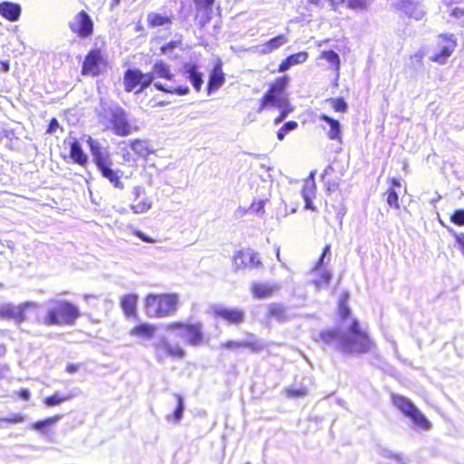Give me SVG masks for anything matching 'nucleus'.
Here are the masks:
<instances>
[{"label":"nucleus","mask_w":464,"mask_h":464,"mask_svg":"<svg viewBox=\"0 0 464 464\" xmlns=\"http://www.w3.org/2000/svg\"><path fill=\"white\" fill-rule=\"evenodd\" d=\"M374 349L372 338L357 319L352 320L347 334L336 343V350L344 355H362L373 352Z\"/></svg>","instance_id":"1"},{"label":"nucleus","mask_w":464,"mask_h":464,"mask_svg":"<svg viewBox=\"0 0 464 464\" xmlns=\"http://www.w3.org/2000/svg\"><path fill=\"white\" fill-rule=\"evenodd\" d=\"M86 142L89 146L92 161L102 176L107 179L114 188L123 189L124 185L120 179L122 171L121 169H112L113 162L111 155L105 141L102 142L99 140L88 136Z\"/></svg>","instance_id":"2"},{"label":"nucleus","mask_w":464,"mask_h":464,"mask_svg":"<svg viewBox=\"0 0 464 464\" xmlns=\"http://www.w3.org/2000/svg\"><path fill=\"white\" fill-rule=\"evenodd\" d=\"M98 116L101 122H110L114 133L118 136H128L131 132L126 111L116 102L102 100Z\"/></svg>","instance_id":"3"},{"label":"nucleus","mask_w":464,"mask_h":464,"mask_svg":"<svg viewBox=\"0 0 464 464\" xmlns=\"http://www.w3.org/2000/svg\"><path fill=\"white\" fill-rule=\"evenodd\" d=\"M52 304V307L46 311L43 318L44 325H73L81 316L79 308L69 301L53 300Z\"/></svg>","instance_id":"4"},{"label":"nucleus","mask_w":464,"mask_h":464,"mask_svg":"<svg viewBox=\"0 0 464 464\" xmlns=\"http://www.w3.org/2000/svg\"><path fill=\"white\" fill-rule=\"evenodd\" d=\"M179 304L176 294H149L144 298V309L150 318H164L173 315Z\"/></svg>","instance_id":"5"},{"label":"nucleus","mask_w":464,"mask_h":464,"mask_svg":"<svg viewBox=\"0 0 464 464\" xmlns=\"http://www.w3.org/2000/svg\"><path fill=\"white\" fill-rule=\"evenodd\" d=\"M392 402L404 416L408 417L417 428L422 430H428L431 428V424L428 419L407 397L393 394L392 396Z\"/></svg>","instance_id":"6"},{"label":"nucleus","mask_w":464,"mask_h":464,"mask_svg":"<svg viewBox=\"0 0 464 464\" xmlns=\"http://www.w3.org/2000/svg\"><path fill=\"white\" fill-rule=\"evenodd\" d=\"M165 330L169 333L182 332L186 335L187 343L191 346H198L204 341L202 325L199 323L188 324L174 321L167 324Z\"/></svg>","instance_id":"7"},{"label":"nucleus","mask_w":464,"mask_h":464,"mask_svg":"<svg viewBox=\"0 0 464 464\" xmlns=\"http://www.w3.org/2000/svg\"><path fill=\"white\" fill-rule=\"evenodd\" d=\"M156 358L159 362L167 359L180 361L186 357L185 349L179 343L170 342L166 337H161L154 345Z\"/></svg>","instance_id":"8"},{"label":"nucleus","mask_w":464,"mask_h":464,"mask_svg":"<svg viewBox=\"0 0 464 464\" xmlns=\"http://www.w3.org/2000/svg\"><path fill=\"white\" fill-rule=\"evenodd\" d=\"M232 264L237 271L246 268H261L263 266L258 253L249 248L238 250L232 258Z\"/></svg>","instance_id":"9"},{"label":"nucleus","mask_w":464,"mask_h":464,"mask_svg":"<svg viewBox=\"0 0 464 464\" xmlns=\"http://www.w3.org/2000/svg\"><path fill=\"white\" fill-rule=\"evenodd\" d=\"M28 308H37V304L34 302H25L18 306L13 304H0V319L14 320L17 324L25 321V311Z\"/></svg>","instance_id":"10"},{"label":"nucleus","mask_w":464,"mask_h":464,"mask_svg":"<svg viewBox=\"0 0 464 464\" xmlns=\"http://www.w3.org/2000/svg\"><path fill=\"white\" fill-rule=\"evenodd\" d=\"M210 313L215 319H222L229 325H239L245 320V312L238 307L215 306Z\"/></svg>","instance_id":"11"},{"label":"nucleus","mask_w":464,"mask_h":464,"mask_svg":"<svg viewBox=\"0 0 464 464\" xmlns=\"http://www.w3.org/2000/svg\"><path fill=\"white\" fill-rule=\"evenodd\" d=\"M69 27L72 32L77 34L78 36L86 38L92 34L93 22L91 16L82 10L74 15L72 20L69 23Z\"/></svg>","instance_id":"12"},{"label":"nucleus","mask_w":464,"mask_h":464,"mask_svg":"<svg viewBox=\"0 0 464 464\" xmlns=\"http://www.w3.org/2000/svg\"><path fill=\"white\" fill-rule=\"evenodd\" d=\"M394 8L416 21L421 20L426 15L423 4L416 0H397L394 3Z\"/></svg>","instance_id":"13"},{"label":"nucleus","mask_w":464,"mask_h":464,"mask_svg":"<svg viewBox=\"0 0 464 464\" xmlns=\"http://www.w3.org/2000/svg\"><path fill=\"white\" fill-rule=\"evenodd\" d=\"M439 38L440 52L433 54L430 60L440 64H445L457 44L453 39V34H440Z\"/></svg>","instance_id":"14"},{"label":"nucleus","mask_w":464,"mask_h":464,"mask_svg":"<svg viewBox=\"0 0 464 464\" xmlns=\"http://www.w3.org/2000/svg\"><path fill=\"white\" fill-rule=\"evenodd\" d=\"M103 58L100 49H93L88 53L82 67L83 75L97 76L101 73Z\"/></svg>","instance_id":"15"},{"label":"nucleus","mask_w":464,"mask_h":464,"mask_svg":"<svg viewBox=\"0 0 464 464\" xmlns=\"http://www.w3.org/2000/svg\"><path fill=\"white\" fill-rule=\"evenodd\" d=\"M249 289L254 298L266 299L275 295L280 289V286L275 283L254 282Z\"/></svg>","instance_id":"16"},{"label":"nucleus","mask_w":464,"mask_h":464,"mask_svg":"<svg viewBox=\"0 0 464 464\" xmlns=\"http://www.w3.org/2000/svg\"><path fill=\"white\" fill-rule=\"evenodd\" d=\"M265 318L266 322L285 323L289 318L287 307L281 303H271L266 307Z\"/></svg>","instance_id":"17"},{"label":"nucleus","mask_w":464,"mask_h":464,"mask_svg":"<svg viewBox=\"0 0 464 464\" xmlns=\"http://www.w3.org/2000/svg\"><path fill=\"white\" fill-rule=\"evenodd\" d=\"M132 195L134 196L131 204V209L135 213H144L151 208V201L145 197V190L140 186H136L132 188Z\"/></svg>","instance_id":"18"},{"label":"nucleus","mask_w":464,"mask_h":464,"mask_svg":"<svg viewBox=\"0 0 464 464\" xmlns=\"http://www.w3.org/2000/svg\"><path fill=\"white\" fill-rule=\"evenodd\" d=\"M138 295L136 294H126L120 297V306L127 318H136Z\"/></svg>","instance_id":"19"},{"label":"nucleus","mask_w":464,"mask_h":464,"mask_svg":"<svg viewBox=\"0 0 464 464\" xmlns=\"http://www.w3.org/2000/svg\"><path fill=\"white\" fill-rule=\"evenodd\" d=\"M156 332V325L148 323H140L130 329L129 334L138 339L150 340L154 337Z\"/></svg>","instance_id":"20"},{"label":"nucleus","mask_w":464,"mask_h":464,"mask_svg":"<svg viewBox=\"0 0 464 464\" xmlns=\"http://www.w3.org/2000/svg\"><path fill=\"white\" fill-rule=\"evenodd\" d=\"M315 195V181H314V173L311 172L309 177L304 180L303 188H302V196L304 200V208L309 209H314L313 207V198Z\"/></svg>","instance_id":"21"},{"label":"nucleus","mask_w":464,"mask_h":464,"mask_svg":"<svg viewBox=\"0 0 464 464\" xmlns=\"http://www.w3.org/2000/svg\"><path fill=\"white\" fill-rule=\"evenodd\" d=\"M144 74L145 73L139 69H128L124 72L123 78L125 91L128 92H133L144 78Z\"/></svg>","instance_id":"22"},{"label":"nucleus","mask_w":464,"mask_h":464,"mask_svg":"<svg viewBox=\"0 0 464 464\" xmlns=\"http://www.w3.org/2000/svg\"><path fill=\"white\" fill-rule=\"evenodd\" d=\"M310 273L314 276L313 284L316 287L328 285L332 279L331 272L325 269L323 265H318V262H316Z\"/></svg>","instance_id":"23"},{"label":"nucleus","mask_w":464,"mask_h":464,"mask_svg":"<svg viewBox=\"0 0 464 464\" xmlns=\"http://www.w3.org/2000/svg\"><path fill=\"white\" fill-rule=\"evenodd\" d=\"M22 8L20 5L4 1L0 3V14L10 22H15L20 18Z\"/></svg>","instance_id":"24"},{"label":"nucleus","mask_w":464,"mask_h":464,"mask_svg":"<svg viewBox=\"0 0 464 464\" xmlns=\"http://www.w3.org/2000/svg\"><path fill=\"white\" fill-rule=\"evenodd\" d=\"M343 336L341 333L336 328H326L322 330L317 337V341L322 344L326 346L334 345L336 348V343L342 340Z\"/></svg>","instance_id":"25"},{"label":"nucleus","mask_w":464,"mask_h":464,"mask_svg":"<svg viewBox=\"0 0 464 464\" xmlns=\"http://www.w3.org/2000/svg\"><path fill=\"white\" fill-rule=\"evenodd\" d=\"M172 15L162 14L156 12H150L147 14V24L150 28L165 27L168 29L172 24Z\"/></svg>","instance_id":"26"},{"label":"nucleus","mask_w":464,"mask_h":464,"mask_svg":"<svg viewBox=\"0 0 464 464\" xmlns=\"http://www.w3.org/2000/svg\"><path fill=\"white\" fill-rule=\"evenodd\" d=\"M225 82V75L222 72L221 65L217 64L214 66L213 70L211 71L208 82V93L210 94L211 92L217 91L219 89Z\"/></svg>","instance_id":"27"},{"label":"nucleus","mask_w":464,"mask_h":464,"mask_svg":"<svg viewBox=\"0 0 464 464\" xmlns=\"http://www.w3.org/2000/svg\"><path fill=\"white\" fill-rule=\"evenodd\" d=\"M288 41H289V39L286 35L279 34V35L270 39L266 43L259 45L257 47L258 52L261 54H269L272 52H274L275 50H277L280 47H282L283 45H285V44H287Z\"/></svg>","instance_id":"28"},{"label":"nucleus","mask_w":464,"mask_h":464,"mask_svg":"<svg viewBox=\"0 0 464 464\" xmlns=\"http://www.w3.org/2000/svg\"><path fill=\"white\" fill-rule=\"evenodd\" d=\"M308 58V53L306 52H299L297 53L291 54L287 56L282 63L279 64L278 72H284L289 70L292 66L304 63Z\"/></svg>","instance_id":"29"},{"label":"nucleus","mask_w":464,"mask_h":464,"mask_svg":"<svg viewBox=\"0 0 464 464\" xmlns=\"http://www.w3.org/2000/svg\"><path fill=\"white\" fill-rule=\"evenodd\" d=\"M152 75V80L156 78H164L169 81L173 80L174 74L171 72L169 66L163 61L156 62L150 72H148Z\"/></svg>","instance_id":"30"},{"label":"nucleus","mask_w":464,"mask_h":464,"mask_svg":"<svg viewBox=\"0 0 464 464\" xmlns=\"http://www.w3.org/2000/svg\"><path fill=\"white\" fill-rule=\"evenodd\" d=\"M70 157L81 166H85L88 163V156L77 140H73L70 143Z\"/></svg>","instance_id":"31"},{"label":"nucleus","mask_w":464,"mask_h":464,"mask_svg":"<svg viewBox=\"0 0 464 464\" xmlns=\"http://www.w3.org/2000/svg\"><path fill=\"white\" fill-rule=\"evenodd\" d=\"M320 119L327 123L330 127L327 136L330 140H341V124L339 121L326 115L322 114Z\"/></svg>","instance_id":"32"},{"label":"nucleus","mask_w":464,"mask_h":464,"mask_svg":"<svg viewBox=\"0 0 464 464\" xmlns=\"http://www.w3.org/2000/svg\"><path fill=\"white\" fill-rule=\"evenodd\" d=\"M184 70L195 90L199 92L203 84L202 73L198 71L196 65L187 64Z\"/></svg>","instance_id":"33"},{"label":"nucleus","mask_w":464,"mask_h":464,"mask_svg":"<svg viewBox=\"0 0 464 464\" xmlns=\"http://www.w3.org/2000/svg\"><path fill=\"white\" fill-rule=\"evenodd\" d=\"M349 298L350 295L347 291L340 295L337 309L341 320H345L351 316V309L348 305Z\"/></svg>","instance_id":"34"},{"label":"nucleus","mask_w":464,"mask_h":464,"mask_svg":"<svg viewBox=\"0 0 464 464\" xmlns=\"http://www.w3.org/2000/svg\"><path fill=\"white\" fill-rule=\"evenodd\" d=\"M153 84L157 90L166 92V93H171V94H177V95L182 96V95H186L189 92V88L188 86H178V87L169 86V87H167L160 82H156Z\"/></svg>","instance_id":"35"},{"label":"nucleus","mask_w":464,"mask_h":464,"mask_svg":"<svg viewBox=\"0 0 464 464\" xmlns=\"http://www.w3.org/2000/svg\"><path fill=\"white\" fill-rule=\"evenodd\" d=\"M131 150L142 158L148 157L152 150L149 149L148 141L141 140H134L130 141Z\"/></svg>","instance_id":"36"},{"label":"nucleus","mask_w":464,"mask_h":464,"mask_svg":"<svg viewBox=\"0 0 464 464\" xmlns=\"http://www.w3.org/2000/svg\"><path fill=\"white\" fill-rule=\"evenodd\" d=\"M267 105L276 106L277 108H284L285 102L281 98V96L270 89L265 93L262 98Z\"/></svg>","instance_id":"37"},{"label":"nucleus","mask_w":464,"mask_h":464,"mask_svg":"<svg viewBox=\"0 0 464 464\" xmlns=\"http://www.w3.org/2000/svg\"><path fill=\"white\" fill-rule=\"evenodd\" d=\"M72 397H73V395H72V394H70V395H63L62 393L55 392V393H53L51 396H47V397L44 398L43 402L47 407H53V406H55V405H59V404H61V403H63V402H64L66 401H69Z\"/></svg>","instance_id":"38"},{"label":"nucleus","mask_w":464,"mask_h":464,"mask_svg":"<svg viewBox=\"0 0 464 464\" xmlns=\"http://www.w3.org/2000/svg\"><path fill=\"white\" fill-rule=\"evenodd\" d=\"M175 399L177 401V405L173 412L168 417L173 422H179L182 417L183 410H184V401L183 398L180 394H175Z\"/></svg>","instance_id":"39"},{"label":"nucleus","mask_w":464,"mask_h":464,"mask_svg":"<svg viewBox=\"0 0 464 464\" xmlns=\"http://www.w3.org/2000/svg\"><path fill=\"white\" fill-rule=\"evenodd\" d=\"M374 0H344L348 8L355 11L366 10Z\"/></svg>","instance_id":"40"},{"label":"nucleus","mask_w":464,"mask_h":464,"mask_svg":"<svg viewBox=\"0 0 464 464\" xmlns=\"http://www.w3.org/2000/svg\"><path fill=\"white\" fill-rule=\"evenodd\" d=\"M197 19L200 27H204L212 18L213 9L197 8Z\"/></svg>","instance_id":"41"},{"label":"nucleus","mask_w":464,"mask_h":464,"mask_svg":"<svg viewBox=\"0 0 464 464\" xmlns=\"http://www.w3.org/2000/svg\"><path fill=\"white\" fill-rule=\"evenodd\" d=\"M60 420L59 415H54L49 418H46L42 420L35 421L32 424L31 428L35 430H43L44 428L49 427Z\"/></svg>","instance_id":"42"},{"label":"nucleus","mask_w":464,"mask_h":464,"mask_svg":"<svg viewBox=\"0 0 464 464\" xmlns=\"http://www.w3.org/2000/svg\"><path fill=\"white\" fill-rule=\"evenodd\" d=\"M288 82H289V78L287 76H283V77L277 78L276 80V82L274 84H272L269 89L281 96V94L284 92L285 89L286 88Z\"/></svg>","instance_id":"43"},{"label":"nucleus","mask_w":464,"mask_h":464,"mask_svg":"<svg viewBox=\"0 0 464 464\" xmlns=\"http://www.w3.org/2000/svg\"><path fill=\"white\" fill-rule=\"evenodd\" d=\"M323 57L328 61L331 64H333L337 70L340 66V57L337 53L333 50L324 51L323 53Z\"/></svg>","instance_id":"44"},{"label":"nucleus","mask_w":464,"mask_h":464,"mask_svg":"<svg viewBox=\"0 0 464 464\" xmlns=\"http://www.w3.org/2000/svg\"><path fill=\"white\" fill-rule=\"evenodd\" d=\"M242 348H246L252 353H258L261 352L264 348V345L256 341H242Z\"/></svg>","instance_id":"45"},{"label":"nucleus","mask_w":464,"mask_h":464,"mask_svg":"<svg viewBox=\"0 0 464 464\" xmlns=\"http://www.w3.org/2000/svg\"><path fill=\"white\" fill-rule=\"evenodd\" d=\"M329 102L335 111L345 112L347 111L348 105L343 98L330 99Z\"/></svg>","instance_id":"46"},{"label":"nucleus","mask_w":464,"mask_h":464,"mask_svg":"<svg viewBox=\"0 0 464 464\" xmlns=\"http://www.w3.org/2000/svg\"><path fill=\"white\" fill-rule=\"evenodd\" d=\"M307 393L306 389L300 387V388H287L285 390V395L288 398H301L305 396Z\"/></svg>","instance_id":"47"},{"label":"nucleus","mask_w":464,"mask_h":464,"mask_svg":"<svg viewBox=\"0 0 464 464\" xmlns=\"http://www.w3.org/2000/svg\"><path fill=\"white\" fill-rule=\"evenodd\" d=\"M24 421V417L20 413H16L10 417L0 418V426L3 424H15V423H21Z\"/></svg>","instance_id":"48"},{"label":"nucleus","mask_w":464,"mask_h":464,"mask_svg":"<svg viewBox=\"0 0 464 464\" xmlns=\"http://www.w3.org/2000/svg\"><path fill=\"white\" fill-rule=\"evenodd\" d=\"M387 203L391 208H399V197L393 188L388 191Z\"/></svg>","instance_id":"49"},{"label":"nucleus","mask_w":464,"mask_h":464,"mask_svg":"<svg viewBox=\"0 0 464 464\" xmlns=\"http://www.w3.org/2000/svg\"><path fill=\"white\" fill-rule=\"evenodd\" d=\"M154 81L152 80V75L146 72L144 74V78L139 83L140 88L135 91V93H141L145 89H147Z\"/></svg>","instance_id":"50"},{"label":"nucleus","mask_w":464,"mask_h":464,"mask_svg":"<svg viewBox=\"0 0 464 464\" xmlns=\"http://www.w3.org/2000/svg\"><path fill=\"white\" fill-rule=\"evenodd\" d=\"M450 220L458 226H464V209L456 210L451 215Z\"/></svg>","instance_id":"51"},{"label":"nucleus","mask_w":464,"mask_h":464,"mask_svg":"<svg viewBox=\"0 0 464 464\" xmlns=\"http://www.w3.org/2000/svg\"><path fill=\"white\" fill-rule=\"evenodd\" d=\"M266 201L261 199L257 202H253L249 208V211L256 214H260L264 212V206Z\"/></svg>","instance_id":"52"},{"label":"nucleus","mask_w":464,"mask_h":464,"mask_svg":"<svg viewBox=\"0 0 464 464\" xmlns=\"http://www.w3.org/2000/svg\"><path fill=\"white\" fill-rule=\"evenodd\" d=\"M221 347L227 350L242 348V341H227L221 344Z\"/></svg>","instance_id":"53"},{"label":"nucleus","mask_w":464,"mask_h":464,"mask_svg":"<svg viewBox=\"0 0 464 464\" xmlns=\"http://www.w3.org/2000/svg\"><path fill=\"white\" fill-rule=\"evenodd\" d=\"M82 366L83 363L82 362H69L65 367V372L67 373L72 374L79 372Z\"/></svg>","instance_id":"54"},{"label":"nucleus","mask_w":464,"mask_h":464,"mask_svg":"<svg viewBox=\"0 0 464 464\" xmlns=\"http://www.w3.org/2000/svg\"><path fill=\"white\" fill-rule=\"evenodd\" d=\"M215 0H196L197 8L212 9Z\"/></svg>","instance_id":"55"},{"label":"nucleus","mask_w":464,"mask_h":464,"mask_svg":"<svg viewBox=\"0 0 464 464\" xmlns=\"http://www.w3.org/2000/svg\"><path fill=\"white\" fill-rule=\"evenodd\" d=\"M179 42L171 41L161 47V52L163 53H168L169 52H171L173 49H175L179 45Z\"/></svg>","instance_id":"56"},{"label":"nucleus","mask_w":464,"mask_h":464,"mask_svg":"<svg viewBox=\"0 0 464 464\" xmlns=\"http://www.w3.org/2000/svg\"><path fill=\"white\" fill-rule=\"evenodd\" d=\"M59 127L58 121L55 118H53L48 125L47 132L51 134L54 133Z\"/></svg>","instance_id":"57"},{"label":"nucleus","mask_w":464,"mask_h":464,"mask_svg":"<svg viewBox=\"0 0 464 464\" xmlns=\"http://www.w3.org/2000/svg\"><path fill=\"white\" fill-rule=\"evenodd\" d=\"M330 252V246L329 245H325L324 247L323 248V251H322V254L318 259V265H323L324 264V259L325 257V256Z\"/></svg>","instance_id":"58"},{"label":"nucleus","mask_w":464,"mask_h":464,"mask_svg":"<svg viewBox=\"0 0 464 464\" xmlns=\"http://www.w3.org/2000/svg\"><path fill=\"white\" fill-rule=\"evenodd\" d=\"M17 394L21 399L24 401H27L30 398V392L28 389H21L18 391Z\"/></svg>","instance_id":"59"},{"label":"nucleus","mask_w":464,"mask_h":464,"mask_svg":"<svg viewBox=\"0 0 464 464\" xmlns=\"http://www.w3.org/2000/svg\"><path fill=\"white\" fill-rule=\"evenodd\" d=\"M288 111L284 108H282L280 115L275 120V124H279L282 122L287 116Z\"/></svg>","instance_id":"60"},{"label":"nucleus","mask_w":464,"mask_h":464,"mask_svg":"<svg viewBox=\"0 0 464 464\" xmlns=\"http://www.w3.org/2000/svg\"><path fill=\"white\" fill-rule=\"evenodd\" d=\"M283 127L285 128V130H286L287 131H290V130H294L295 129L297 128V122L296 121H287L285 122Z\"/></svg>","instance_id":"61"},{"label":"nucleus","mask_w":464,"mask_h":464,"mask_svg":"<svg viewBox=\"0 0 464 464\" xmlns=\"http://www.w3.org/2000/svg\"><path fill=\"white\" fill-rule=\"evenodd\" d=\"M140 239H142L143 241L145 242H156L158 241V239L156 238H151L150 237H148L146 234H142V233H140V234H136Z\"/></svg>","instance_id":"62"},{"label":"nucleus","mask_w":464,"mask_h":464,"mask_svg":"<svg viewBox=\"0 0 464 464\" xmlns=\"http://www.w3.org/2000/svg\"><path fill=\"white\" fill-rule=\"evenodd\" d=\"M288 131L286 130H285V128L282 126L281 129H279L276 132V136H277V139L279 140H283L285 137V134L287 133Z\"/></svg>","instance_id":"63"},{"label":"nucleus","mask_w":464,"mask_h":464,"mask_svg":"<svg viewBox=\"0 0 464 464\" xmlns=\"http://www.w3.org/2000/svg\"><path fill=\"white\" fill-rule=\"evenodd\" d=\"M457 241L460 246L461 252L464 254V234L462 236H457Z\"/></svg>","instance_id":"64"}]
</instances>
